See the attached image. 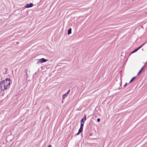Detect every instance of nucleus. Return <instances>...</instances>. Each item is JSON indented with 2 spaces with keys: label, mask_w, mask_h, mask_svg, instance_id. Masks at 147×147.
<instances>
[{
  "label": "nucleus",
  "mask_w": 147,
  "mask_h": 147,
  "mask_svg": "<svg viewBox=\"0 0 147 147\" xmlns=\"http://www.w3.org/2000/svg\"><path fill=\"white\" fill-rule=\"evenodd\" d=\"M145 44V43H144L142 45H141L140 47H142Z\"/></svg>",
  "instance_id": "15"
},
{
  "label": "nucleus",
  "mask_w": 147,
  "mask_h": 147,
  "mask_svg": "<svg viewBox=\"0 0 147 147\" xmlns=\"http://www.w3.org/2000/svg\"><path fill=\"white\" fill-rule=\"evenodd\" d=\"M127 83H126L124 85V86H125L127 85Z\"/></svg>",
  "instance_id": "17"
},
{
  "label": "nucleus",
  "mask_w": 147,
  "mask_h": 147,
  "mask_svg": "<svg viewBox=\"0 0 147 147\" xmlns=\"http://www.w3.org/2000/svg\"><path fill=\"white\" fill-rule=\"evenodd\" d=\"M143 67H142L141 68V69L140 70L142 71V70H143Z\"/></svg>",
  "instance_id": "16"
},
{
  "label": "nucleus",
  "mask_w": 147,
  "mask_h": 147,
  "mask_svg": "<svg viewBox=\"0 0 147 147\" xmlns=\"http://www.w3.org/2000/svg\"><path fill=\"white\" fill-rule=\"evenodd\" d=\"M83 118H84V121H85L86 120V115H84Z\"/></svg>",
  "instance_id": "9"
},
{
  "label": "nucleus",
  "mask_w": 147,
  "mask_h": 147,
  "mask_svg": "<svg viewBox=\"0 0 147 147\" xmlns=\"http://www.w3.org/2000/svg\"><path fill=\"white\" fill-rule=\"evenodd\" d=\"M10 84V79L8 78L0 82V93L1 91H4L9 87Z\"/></svg>",
  "instance_id": "1"
},
{
  "label": "nucleus",
  "mask_w": 147,
  "mask_h": 147,
  "mask_svg": "<svg viewBox=\"0 0 147 147\" xmlns=\"http://www.w3.org/2000/svg\"><path fill=\"white\" fill-rule=\"evenodd\" d=\"M69 91L70 90H69L65 94L63 95L62 98L63 99L65 98L66 97H67V95L69 94Z\"/></svg>",
  "instance_id": "5"
},
{
  "label": "nucleus",
  "mask_w": 147,
  "mask_h": 147,
  "mask_svg": "<svg viewBox=\"0 0 147 147\" xmlns=\"http://www.w3.org/2000/svg\"><path fill=\"white\" fill-rule=\"evenodd\" d=\"M51 147V146L50 145H49V146H48V147Z\"/></svg>",
  "instance_id": "19"
},
{
  "label": "nucleus",
  "mask_w": 147,
  "mask_h": 147,
  "mask_svg": "<svg viewBox=\"0 0 147 147\" xmlns=\"http://www.w3.org/2000/svg\"><path fill=\"white\" fill-rule=\"evenodd\" d=\"M134 52H134V51H132V52H131V53H134Z\"/></svg>",
  "instance_id": "18"
},
{
  "label": "nucleus",
  "mask_w": 147,
  "mask_h": 147,
  "mask_svg": "<svg viewBox=\"0 0 147 147\" xmlns=\"http://www.w3.org/2000/svg\"><path fill=\"white\" fill-rule=\"evenodd\" d=\"M47 60H48L44 58H42L38 60L37 62V63L39 64L40 63H44L46 62Z\"/></svg>",
  "instance_id": "2"
},
{
  "label": "nucleus",
  "mask_w": 147,
  "mask_h": 147,
  "mask_svg": "<svg viewBox=\"0 0 147 147\" xmlns=\"http://www.w3.org/2000/svg\"><path fill=\"white\" fill-rule=\"evenodd\" d=\"M83 128V127L80 126V128L78 132L76 134L77 135H78L80 133H81L82 131Z\"/></svg>",
  "instance_id": "4"
},
{
  "label": "nucleus",
  "mask_w": 147,
  "mask_h": 147,
  "mask_svg": "<svg viewBox=\"0 0 147 147\" xmlns=\"http://www.w3.org/2000/svg\"><path fill=\"white\" fill-rule=\"evenodd\" d=\"M83 122H84V118H82L81 120V123H83Z\"/></svg>",
  "instance_id": "11"
},
{
  "label": "nucleus",
  "mask_w": 147,
  "mask_h": 147,
  "mask_svg": "<svg viewBox=\"0 0 147 147\" xmlns=\"http://www.w3.org/2000/svg\"><path fill=\"white\" fill-rule=\"evenodd\" d=\"M135 78H136L135 77H134L133 78H132V79L130 80L129 82H132L134 80V79Z\"/></svg>",
  "instance_id": "7"
},
{
  "label": "nucleus",
  "mask_w": 147,
  "mask_h": 147,
  "mask_svg": "<svg viewBox=\"0 0 147 147\" xmlns=\"http://www.w3.org/2000/svg\"><path fill=\"white\" fill-rule=\"evenodd\" d=\"M141 47H139L137 48L138 49V50L140 49V48H141Z\"/></svg>",
  "instance_id": "14"
},
{
  "label": "nucleus",
  "mask_w": 147,
  "mask_h": 147,
  "mask_svg": "<svg viewBox=\"0 0 147 147\" xmlns=\"http://www.w3.org/2000/svg\"><path fill=\"white\" fill-rule=\"evenodd\" d=\"M71 33V28H69L68 29V34H69Z\"/></svg>",
  "instance_id": "6"
},
{
  "label": "nucleus",
  "mask_w": 147,
  "mask_h": 147,
  "mask_svg": "<svg viewBox=\"0 0 147 147\" xmlns=\"http://www.w3.org/2000/svg\"><path fill=\"white\" fill-rule=\"evenodd\" d=\"M141 71H142L140 70V71H139V72H138L137 75H139V74L141 72Z\"/></svg>",
  "instance_id": "13"
},
{
  "label": "nucleus",
  "mask_w": 147,
  "mask_h": 147,
  "mask_svg": "<svg viewBox=\"0 0 147 147\" xmlns=\"http://www.w3.org/2000/svg\"><path fill=\"white\" fill-rule=\"evenodd\" d=\"M84 123V122H83V123H81L80 126L83 127V126Z\"/></svg>",
  "instance_id": "8"
},
{
  "label": "nucleus",
  "mask_w": 147,
  "mask_h": 147,
  "mask_svg": "<svg viewBox=\"0 0 147 147\" xmlns=\"http://www.w3.org/2000/svg\"><path fill=\"white\" fill-rule=\"evenodd\" d=\"M33 4H32V3H30V4H26L25 6V7L26 8H29V7H32L33 6Z\"/></svg>",
  "instance_id": "3"
},
{
  "label": "nucleus",
  "mask_w": 147,
  "mask_h": 147,
  "mask_svg": "<svg viewBox=\"0 0 147 147\" xmlns=\"http://www.w3.org/2000/svg\"><path fill=\"white\" fill-rule=\"evenodd\" d=\"M138 50V49L137 48L136 49H135L134 51V52H136V51H137Z\"/></svg>",
  "instance_id": "10"
},
{
  "label": "nucleus",
  "mask_w": 147,
  "mask_h": 147,
  "mask_svg": "<svg viewBox=\"0 0 147 147\" xmlns=\"http://www.w3.org/2000/svg\"><path fill=\"white\" fill-rule=\"evenodd\" d=\"M100 119H99V118H98L97 119V121L98 122H100Z\"/></svg>",
  "instance_id": "12"
}]
</instances>
